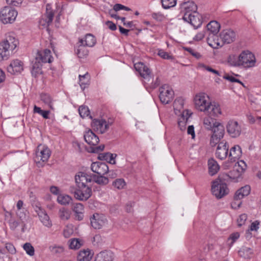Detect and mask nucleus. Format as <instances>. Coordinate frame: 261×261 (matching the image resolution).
Segmentation results:
<instances>
[{
	"instance_id": "obj_1",
	"label": "nucleus",
	"mask_w": 261,
	"mask_h": 261,
	"mask_svg": "<svg viewBox=\"0 0 261 261\" xmlns=\"http://www.w3.org/2000/svg\"><path fill=\"white\" fill-rule=\"evenodd\" d=\"M245 161L243 160H239L236 164L234 169L230 172V175H224V177L218 178L213 181L212 185V193L218 199H220L229 193V189L227 185L223 180L231 179L235 182L239 181L241 176L245 171Z\"/></svg>"
},
{
	"instance_id": "obj_2",
	"label": "nucleus",
	"mask_w": 261,
	"mask_h": 261,
	"mask_svg": "<svg viewBox=\"0 0 261 261\" xmlns=\"http://www.w3.org/2000/svg\"><path fill=\"white\" fill-rule=\"evenodd\" d=\"M19 42L14 34H7L5 40L0 43V62L7 60L15 53Z\"/></svg>"
},
{
	"instance_id": "obj_3",
	"label": "nucleus",
	"mask_w": 261,
	"mask_h": 261,
	"mask_svg": "<svg viewBox=\"0 0 261 261\" xmlns=\"http://www.w3.org/2000/svg\"><path fill=\"white\" fill-rule=\"evenodd\" d=\"M76 187L71 188L70 192L74 194V197L80 201H86L92 195L91 187L88 185L76 186Z\"/></svg>"
},
{
	"instance_id": "obj_4",
	"label": "nucleus",
	"mask_w": 261,
	"mask_h": 261,
	"mask_svg": "<svg viewBox=\"0 0 261 261\" xmlns=\"http://www.w3.org/2000/svg\"><path fill=\"white\" fill-rule=\"evenodd\" d=\"M96 40L95 37L91 34H87L84 38L79 39V43L80 44L77 50V55L80 58H82L88 55L87 50H84L81 53L83 46L93 47L96 43Z\"/></svg>"
},
{
	"instance_id": "obj_5",
	"label": "nucleus",
	"mask_w": 261,
	"mask_h": 261,
	"mask_svg": "<svg viewBox=\"0 0 261 261\" xmlns=\"http://www.w3.org/2000/svg\"><path fill=\"white\" fill-rule=\"evenodd\" d=\"M17 16V12L8 6L4 7L0 11V20L4 24L12 23Z\"/></svg>"
},
{
	"instance_id": "obj_6",
	"label": "nucleus",
	"mask_w": 261,
	"mask_h": 261,
	"mask_svg": "<svg viewBox=\"0 0 261 261\" xmlns=\"http://www.w3.org/2000/svg\"><path fill=\"white\" fill-rule=\"evenodd\" d=\"M179 10L182 19H189L191 14L197 12V6L193 1H189L182 2L180 5Z\"/></svg>"
},
{
	"instance_id": "obj_7",
	"label": "nucleus",
	"mask_w": 261,
	"mask_h": 261,
	"mask_svg": "<svg viewBox=\"0 0 261 261\" xmlns=\"http://www.w3.org/2000/svg\"><path fill=\"white\" fill-rule=\"evenodd\" d=\"M194 100L196 108L203 112H205L207 107L211 102L208 96L204 93H199L195 95Z\"/></svg>"
},
{
	"instance_id": "obj_8",
	"label": "nucleus",
	"mask_w": 261,
	"mask_h": 261,
	"mask_svg": "<svg viewBox=\"0 0 261 261\" xmlns=\"http://www.w3.org/2000/svg\"><path fill=\"white\" fill-rule=\"evenodd\" d=\"M50 154L51 151L47 146L39 145L37 148L34 160L36 163L47 162Z\"/></svg>"
},
{
	"instance_id": "obj_9",
	"label": "nucleus",
	"mask_w": 261,
	"mask_h": 261,
	"mask_svg": "<svg viewBox=\"0 0 261 261\" xmlns=\"http://www.w3.org/2000/svg\"><path fill=\"white\" fill-rule=\"evenodd\" d=\"M174 92L168 85L162 86L160 89V99L162 103H169L173 98Z\"/></svg>"
},
{
	"instance_id": "obj_10",
	"label": "nucleus",
	"mask_w": 261,
	"mask_h": 261,
	"mask_svg": "<svg viewBox=\"0 0 261 261\" xmlns=\"http://www.w3.org/2000/svg\"><path fill=\"white\" fill-rule=\"evenodd\" d=\"M111 123L103 119H94L91 122V127L95 131L103 134L109 129Z\"/></svg>"
},
{
	"instance_id": "obj_11",
	"label": "nucleus",
	"mask_w": 261,
	"mask_h": 261,
	"mask_svg": "<svg viewBox=\"0 0 261 261\" xmlns=\"http://www.w3.org/2000/svg\"><path fill=\"white\" fill-rule=\"evenodd\" d=\"M54 58L51 54V51L48 49H44L38 51L35 60L42 63H51Z\"/></svg>"
},
{
	"instance_id": "obj_12",
	"label": "nucleus",
	"mask_w": 261,
	"mask_h": 261,
	"mask_svg": "<svg viewBox=\"0 0 261 261\" xmlns=\"http://www.w3.org/2000/svg\"><path fill=\"white\" fill-rule=\"evenodd\" d=\"M91 226L95 229H100L108 223L106 217L102 214H94L90 219Z\"/></svg>"
},
{
	"instance_id": "obj_13",
	"label": "nucleus",
	"mask_w": 261,
	"mask_h": 261,
	"mask_svg": "<svg viewBox=\"0 0 261 261\" xmlns=\"http://www.w3.org/2000/svg\"><path fill=\"white\" fill-rule=\"evenodd\" d=\"M34 210L37 213L40 221L43 225L48 228L52 226V223L49 216L45 211L42 208L40 205H36L34 206Z\"/></svg>"
},
{
	"instance_id": "obj_14",
	"label": "nucleus",
	"mask_w": 261,
	"mask_h": 261,
	"mask_svg": "<svg viewBox=\"0 0 261 261\" xmlns=\"http://www.w3.org/2000/svg\"><path fill=\"white\" fill-rule=\"evenodd\" d=\"M229 145L226 141H222L218 145L216 150V156L223 160L226 159L228 154Z\"/></svg>"
},
{
	"instance_id": "obj_15",
	"label": "nucleus",
	"mask_w": 261,
	"mask_h": 261,
	"mask_svg": "<svg viewBox=\"0 0 261 261\" xmlns=\"http://www.w3.org/2000/svg\"><path fill=\"white\" fill-rule=\"evenodd\" d=\"M76 186H86L92 181V174L84 172H79L75 176Z\"/></svg>"
},
{
	"instance_id": "obj_16",
	"label": "nucleus",
	"mask_w": 261,
	"mask_h": 261,
	"mask_svg": "<svg viewBox=\"0 0 261 261\" xmlns=\"http://www.w3.org/2000/svg\"><path fill=\"white\" fill-rule=\"evenodd\" d=\"M134 67L143 78L148 82L151 80V71L147 66L141 62H139L134 64Z\"/></svg>"
},
{
	"instance_id": "obj_17",
	"label": "nucleus",
	"mask_w": 261,
	"mask_h": 261,
	"mask_svg": "<svg viewBox=\"0 0 261 261\" xmlns=\"http://www.w3.org/2000/svg\"><path fill=\"white\" fill-rule=\"evenodd\" d=\"M227 132L229 135L232 138H236L240 136L241 129L238 122L230 120L226 126Z\"/></svg>"
},
{
	"instance_id": "obj_18",
	"label": "nucleus",
	"mask_w": 261,
	"mask_h": 261,
	"mask_svg": "<svg viewBox=\"0 0 261 261\" xmlns=\"http://www.w3.org/2000/svg\"><path fill=\"white\" fill-rule=\"evenodd\" d=\"M91 169L93 172L97 173L98 175H104L109 171V167L107 164L100 162L92 163Z\"/></svg>"
},
{
	"instance_id": "obj_19",
	"label": "nucleus",
	"mask_w": 261,
	"mask_h": 261,
	"mask_svg": "<svg viewBox=\"0 0 261 261\" xmlns=\"http://www.w3.org/2000/svg\"><path fill=\"white\" fill-rule=\"evenodd\" d=\"M184 21L190 23L195 29L201 26L202 23V17L198 12H195L189 16V19H182Z\"/></svg>"
},
{
	"instance_id": "obj_20",
	"label": "nucleus",
	"mask_w": 261,
	"mask_h": 261,
	"mask_svg": "<svg viewBox=\"0 0 261 261\" xmlns=\"http://www.w3.org/2000/svg\"><path fill=\"white\" fill-rule=\"evenodd\" d=\"M8 71L11 74L20 73L23 70V63L16 59L12 61L7 68Z\"/></svg>"
},
{
	"instance_id": "obj_21",
	"label": "nucleus",
	"mask_w": 261,
	"mask_h": 261,
	"mask_svg": "<svg viewBox=\"0 0 261 261\" xmlns=\"http://www.w3.org/2000/svg\"><path fill=\"white\" fill-rule=\"evenodd\" d=\"M245 51H242L241 54L237 56L234 55H230L228 58V62L233 66L243 65L245 61Z\"/></svg>"
},
{
	"instance_id": "obj_22",
	"label": "nucleus",
	"mask_w": 261,
	"mask_h": 261,
	"mask_svg": "<svg viewBox=\"0 0 261 261\" xmlns=\"http://www.w3.org/2000/svg\"><path fill=\"white\" fill-rule=\"evenodd\" d=\"M220 38L223 44L224 43H230L233 42L236 38V33L231 30H225L221 32Z\"/></svg>"
},
{
	"instance_id": "obj_23",
	"label": "nucleus",
	"mask_w": 261,
	"mask_h": 261,
	"mask_svg": "<svg viewBox=\"0 0 261 261\" xmlns=\"http://www.w3.org/2000/svg\"><path fill=\"white\" fill-rule=\"evenodd\" d=\"M207 42L213 48H218L223 45L221 39H219L217 34H208Z\"/></svg>"
},
{
	"instance_id": "obj_24",
	"label": "nucleus",
	"mask_w": 261,
	"mask_h": 261,
	"mask_svg": "<svg viewBox=\"0 0 261 261\" xmlns=\"http://www.w3.org/2000/svg\"><path fill=\"white\" fill-rule=\"evenodd\" d=\"M205 112L211 117H218L222 113L220 105L215 102L209 104Z\"/></svg>"
},
{
	"instance_id": "obj_25",
	"label": "nucleus",
	"mask_w": 261,
	"mask_h": 261,
	"mask_svg": "<svg viewBox=\"0 0 261 261\" xmlns=\"http://www.w3.org/2000/svg\"><path fill=\"white\" fill-rule=\"evenodd\" d=\"M114 254L109 250L101 251L97 254L94 261H113Z\"/></svg>"
},
{
	"instance_id": "obj_26",
	"label": "nucleus",
	"mask_w": 261,
	"mask_h": 261,
	"mask_svg": "<svg viewBox=\"0 0 261 261\" xmlns=\"http://www.w3.org/2000/svg\"><path fill=\"white\" fill-rule=\"evenodd\" d=\"M85 141L90 145H96L99 141V138L90 129L84 134Z\"/></svg>"
},
{
	"instance_id": "obj_27",
	"label": "nucleus",
	"mask_w": 261,
	"mask_h": 261,
	"mask_svg": "<svg viewBox=\"0 0 261 261\" xmlns=\"http://www.w3.org/2000/svg\"><path fill=\"white\" fill-rule=\"evenodd\" d=\"M242 155V150L239 145H234L230 149L229 153L228 154L229 158L231 160L235 161L236 160H239Z\"/></svg>"
},
{
	"instance_id": "obj_28",
	"label": "nucleus",
	"mask_w": 261,
	"mask_h": 261,
	"mask_svg": "<svg viewBox=\"0 0 261 261\" xmlns=\"http://www.w3.org/2000/svg\"><path fill=\"white\" fill-rule=\"evenodd\" d=\"M54 17V13L50 10V6L49 4L46 5V18H42L39 23L43 26H48L51 22Z\"/></svg>"
},
{
	"instance_id": "obj_29",
	"label": "nucleus",
	"mask_w": 261,
	"mask_h": 261,
	"mask_svg": "<svg viewBox=\"0 0 261 261\" xmlns=\"http://www.w3.org/2000/svg\"><path fill=\"white\" fill-rule=\"evenodd\" d=\"M256 59L254 54L246 50V69L256 66Z\"/></svg>"
},
{
	"instance_id": "obj_30",
	"label": "nucleus",
	"mask_w": 261,
	"mask_h": 261,
	"mask_svg": "<svg viewBox=\"0 0 261 261\" xmlns=\"http://www.w3.org/2000/svg\"><path fill=\"white\" fill-rule=\"evenodd\" d=\"M72 210L75 213V219L79 221L83 220L84 218V205L81 203H76L73 205Z\"/></svg>"
},
{
	"instance_id": "obj_31",
	"label": "nucleus",
	"mask_w": 261,
	"mask_h": 261,
	"mask_svg": "<svg viewBox=\"0 0 261 261\" xmlns=\"http://www.w3.org/2000/svg\"><path fill=\"white\" fill-rule=\"evenodd\" d=\"M121 10H124L125 11L130 10V8L128 7L120 4H117L114 6L113 9L109 10V14L112 18H115L116 19H119L120 18V17L117 15L116 12Z\"/></svg>"
},
{
	"instance_id": "obj_32",
	"label": "nucleus",
	"mask_w": 261,
	"mask_h": 261,
	"mask_svg": "<svg viewBox=\"0 0 261 261\" xmlns=\"http://www.w3.org/2000/svg\"><path fill=\"white\" fill-rule=\"evenodd\" d=\"M208 172L211 175L216 174L220 169V166L217 162L213 158H211L207 162Z\"/></svg>"
},
{
	"instance_id": "obj_33",
	"label": "nucleus",
	"mask_w": 261,
	"mask_h": 261,
	"mask_svg": "<svg viewBox=\"0 0 261 261\" xmlns=\"http://www.w3.org/2000/svg\"><path fill=\"white\" fill-rule=\"evenodd\" d=\"M41 100L51 110H55L54 103L55 100L47 94H42L40 95Z\"/></svg>"
},
{
	"instance_id": "obj_34",
	"label": "nucleus",
	"mask_w": 261,
	"mask_h": 261,
	"mask_svg": "<svg viewBox=\"0 0 261 261\" xmlns=\"http://www.w3.org/2000/svg\"><path fill=\"white\" fill-rule=\"evenodd\" d=\"M213 132L212 135H216L218 136L224 137L225 129L224 126L219 122H215V125L211 129Z\"/></svg>"
},
{
	"instance_id": "obj_35",
	"label": "nucleus",
	"mask_w": 261,
	"mask_h": 261,
	"mask_svg": "<svg viewBox=\"0 0 261 261\" xmlns=\"http://www.w3.org/2000/svg\"><path fill=\"white\" fill-rule=\"evenodd\" d=\"M92 254L89 250L81 251L77 256V261H90Z\"/></svg>"
},
{
	"instance_id": "obj_36",
	"label": "nucleus",
	"mask_w": 261,
	"mask_h": 261,
	"mask_svg": "<svg viewBox=\"0 0 261 261\" xmlns=\"http://www.w3.org/2000/svg\"><path fill=\"white\" fill-rule=\"evenodd\" d=\"M209 34H218L220 29V24L217 21H211L206 25Z\"/></svg>"
},
{
	"instance_id": "obj_37",
	"label": "nucleus",
	"mask_w": 261,
	"mask_h": 261,
	"mask_svg": "<svg viewBox=\"0 0 261 261\" xmlns=\"http://www.w3.org/2000/svg\"><path fill=\"white\" fill-rule=\"evenodd\" d=\"M57 202L63 205L69 204L72 201V198L68 195L65 194H59L57 199Z\"/></svg>"
},
{
	"instance_id": "obj_38",
	"label": "nucleus",
	"mask_w": 261,
	"mask_h": 261,
	"mask_svg": "<svg viewBox=\"0 0 261 261\" xmlns=\"http://www.w3.org/2000/svg\"><path fill=\"white\" fill-rule=\"evenodd\" d=\"M92 181L101 186H106L109 182L108 177L95 174H92Z\"/></svg>"
},
{
	"instance_id": "obj_39",
	"label": "nucleus",
	"mask_w": 261,
	"mask_h": 261,
	"mask_svg": "<svg viewBox=\"0 0 261 261\" xmlns=\"http://www.w3.org/2000/svg\"><path fill=\"white\" fill-rule=\"evenodd\" d=\"M90 75L88 72L83 75H79V84L83 90H84L89 85Z\"/></svg>"
},
{
	"instance_id": "obj_40",
	"label": "nucleus",
	"mask_w": 261,
	"mask_h": 261,
	"mask_svg": "<svg viewBox=\"0 0 261 261\" xmlns=\"http://www.w3.org/2000/svg\"><path fill=\"white\" fill-rule=\"evenodd\" d=\"M42 73V64L35 60V62L33 63L32 66V75L35 77H37Z\"/></svg>"
},
{
	"instance_id": "obj_41",
	"label": "nucleus",
	"mask_w": 261,
	"mask_h": 261,
	"mask_svg": "<svg viewBox=\"0 0 261 261\" xmlns=\"http://www.w3.org/2000/svg\"><path fill=\"white\" fill-rule=\"evenodd\" d=\"M184 105V100L181 97L176 98L174 101L173 107L175 113L177 114V111L179 113L183 109Z\"/></svg>"
},
{
	"instance_id": "obj_42",
	"label": "nucleus",
	"mask_w": 261,
	"mask_h": 261,
	"mask_svg": "<svg viewBox=\"0 0 261 261\" xmlns=\"http://www.w3.org/2000/svg\"><path fill=\"white\" fill-rule=\"evenodd\" d=\"M50 112L49 110H43L41 108L37 107L36 105L34 106L33 113L39 114L44 119H47L49 118Z\"/></svg>"
},
{
	"instance_id": "obj_43",
	"label": "nucleus",
	"mask_w": 261,
	"mask_h": 261,
	"mask_svg": "<svg viewBox=\"0 0 261 261\" xmlns=\"http://www.w3.org/2000/svg\"><path fill=\"white\" fill-rule=\"evenodd\" d=\"M70 211L66 208L62 207L59 211V216L63 221L68 220L70 218Z\"/></svg>"
},
{
	"instance_id": "obj_44",
	"label": "nucleus",
	"mask_w": 261,
	"mask_h": 261,
	"mask_svg": "<svg viewBox=\"0 0 261 261\" xmlns=\"http://www.w3.org/2000/svg\"><path fill=\"white\" fill-rule=\"evenodd\" d=\"M215 122H218L215 119L210 117H207L203 119V123L204 127L211 130L215 125Z\"/></svg>"
},
{
	"instance_id": "obj_45",
	"label": "nucleus",
	"mask_w": 261,
	"mask_h": 261,
	"mask_svg": "<svg viewBox=\"0 0 261 261\" xmlns=\"http://www.w3.org/2000/svg\"><path fill=\"white\" fill-rule=\"evenodd\" d=\"M69 247L71 249H77L82 245V241L79 239H71L68 241Z\"/></svg>"
},
{
	"instance_id": "obj_46",
	"label": "nucleus",
	"mask_w": 261,
	"mask_h": 261,
	"mask_svg": "<svg viewBox=\"0 0 261 261\" xmlns=\"http://www.w3.org/2000/svg\"><path fill=\"white\" fill-rule=\"evenodd\" d=\"M48 249L50 252L56 255L61 254L64 251V248L62 246L57 245H51L49 247Z\"/></svg>"
},
{
	"instance_id": "obj_47",
	"label": "nucleus",
	"mask_w": 261,
	"mask_h": 261,
	"mask_svg": "<svg viewBox=\"0 0 261 261\" xmlns=\"http://www.w3.org/2000/svg\"><path fill=\"white\" fill-rule=\"evenodd\" d=\"M161 3L164 9H168L176 6L177 0H161Z\"/></svg>"
},
{
	"instance_id": "obj_48",
	"label": "nucleus",
	"mask_w": 261,
	"mask_h": 261,
	"mask_svg": "<svg viewBox=\"0 0 261 261\" xmlns=\"http://www.w3.org/2000/svg\"><path fill=\"white\" fill-rule=\"evenodd\" d=\"M259 222L258 221H255L253 222L250 227L249 229L247 231H246V239L247 238H250L251 237V233H250V231H256L259 228Z\"/></svg>"
},
{
	"instance_id": "obj_49",
	"label": "nucleus",
	"mask_w": 261,
	"mask_h": 261,
	"mask_svg": "<svg viewBox=\"0 0 261 261\" xmlns=\"http://www.w3.org/2000/svg\"><path fill=\"white\" fill-rule=\"evenodd\" d=\"M240 233L234 232L231 233L227 239V244L229 247H231L233 244L239 238Z\"/></svg>"
},
{
	"instance_id": "obj_50",
	"label": "nucleus",
	"mask_w": 261,
	"mask_h": 261,
	"mask_svg": "<svg viewBox=\"0 0 261 261\" xmlns=\"http://www.w3.org/2000/svg\"><path fill=\"white\" fill-rule=\"evenodd\" d=\"M126 183L124 180L122 178L116 179L113 182V186L117 189L120 190L124 188L125 186Z\"/></svg>"
},
{
	"instance_id": "obj_51",
	"label": "nucleus",
	"mask_w": 261,
	"mask_h": 261,
	"mask_svg": "<svg viewBox=\"0 0 261 261\" xmlns=\"http://www.w3.org/2000/svg\"><path fill=\"white\" fill-rule=\"evenodd\" d=\"M73 229L71 225H67L64 228L63 235L65 238H69L73 233Z\"/></svg>"
},
{
	"instance_id": "obj_52",
	"label": "nucleus",
	"mask_w": 261,
	"mask_h": 261,
	"mask_svg": "<svg viewBox=\"0 0 261 261\" xmlns=\"http://www.w3.org/2000/svg\"><path fill=\"white\" fill-rule=\"evenodd\" d=\"M79 112L81 117L85 118L90 115L89 108L86 106H80L79 108Z\"/></svg>"
},
{
	"instance_id": "obj_53",
	"label": "nucleus",
	"mask_w": 261,
	"mask_h": 261,
	"mask_svg": "<svg viewBox=\"0 0 261 261\" xmlns=\"http://www.w3.org/2000/svg\"><path fill=\"white\" fill-rule=\"evenodd\" d=\"M26 253L30 256H33L35 254V250L33 246L29 243H26L23 247Z\"/></svg>"
},
{
	"instance_id": "obj_54",
	"label": "nucleus",
	"mask_w": 261,
	"mask_h": 261,
	"mask_svg": "<svg viewBox=\"0 0 261 261\" xmlns=\"http://www.w3.org/2000/svg\"><path fill=\"white\" fill-rule=\"evenodd\" d=\"M245 196V188L242 187L238 189L235 193L234 198L241 200Z\"/></svg>"
},
{
	"instance_id": "obj_55",
	"label": "nucleus",
	"mask_w": 261,
	"mask_h": 261,
	"mask_svg": "<svg viewBox=\"0 0 261 261\" xmlns=\"http://www.w3.org/2000/svg\"><path fill=\"white\" fill-rule=\"evenodd\" d=\"M16 215H17V217L19 218V219H20V220L21 221V223L23 226L22 231H23L24 227H25V225L24 220L25 219L26 214L24 212L23 210L22 209L20 211L17 210V211L16 212Z\"/></svg>"
},
{
	"instance_id": "obj_56",
	"label": "nucleus",
	"mask_w": 261,
	"mask_h": 261,
	"mask_svg": "<svg viewBox=\"0 0 261 261\" xmlns=\"http://www.w3.org/2000/svg\"><path fill=\"white\" fill-rule=\"evenodd\" d=\"M198 67L200 68V69H201L202 70H207L208 71H210V72H211L214 74H216L219 76H220V74H219V72L218 70H216L215 69H213L212 68H211V67L210 66H206L203 64H200L198 65Z\"/></svg>"
},
{
	"instance_id": "obj_57",
	"label": "nucleus",
	"mask_w": 261,
	"mask_h": 261,
	"mask_svg": "<svg viewBox=\"0 0 261 261\" xmlns=\"http://www.w3.org/2000/svg\"><path fill=\"white\" fill-rule=\"evenodd\" d=\"M223 137L218 136L216 135H212L211 140H210V144L213 147L216 145L217 144H219L220 143V141L221 139H222Z\"/></svg>"
},
{
	"instance_id": "obj_58",
	"label": "nucleus",
	"mask_w": 261,
	"mask_h": 261,
	"mask_svg": "<svg viewBox=\"0 0 261 261\" xmlns=\"http://www.w3.org/2000/svg\"><path fill=\"white\" fill-rule=\"evenodd\" d=\"M158 55L164 59L172 60L173 57L163 49H158Z\"/></svg>"
},
{
	"instance_id": "obj_59",
	"label": "nucleus",
	"mask_w": 261,
	"mask_h": 261,
	"mask_svg": "<svg viewBox=\"0 0 261 261\" xmlns=\"http://www.w3.org/2000/svg\"><path fill=\"white\" fill-rule=\"evenodd\" d=\"M223 78L225 80H227L231 82L239 83L241 84L243 87H245V85L242 82H241L239 80L236 79L232 75H229L227 74H226L223 76Z\"/></svg>"
},
{
	"instance_id": "obj_60",
	"label": "nucleus",
	"mask_w": 261,
	"mask_h": 261,
	"mask_svg": "<svg viewBox=\"0 0 261 261\" xmlns=\"http://www.w3.org/2000/svg\"><path fill=\"white\" fill-rule=\"evenodd\" d=\"M152 17L153 19L159 21H163L165 18L164 15L161 12L152 13Z\"/></svg>"
},
{
	"instance_id": "obj_61",
	"label": "nucleus",
	"mask_w": 261,
	"mask_h": 261,
	"mask_svg": "<svg viewBox=\"0 0 261 261\" xmlns=\"http://www.w3.org/2000/svg\"><path fill=\"white\" fill-rule=\"evenodd\" d=\"M242 202L239 199H236L233 198V201L231 203V206L233 209H238L240 207Z\"/></svg>"
},
{
	"instance_id": "obj_62",
	"label": "nucleus",
	"mask_w": 261,
	"mask_h": 261,
	"mask_svg": "<svg viewBox=\"0 0 261 261\" xmlns=\"http://www.w3.org/2000/svg\"><path fill=\"white\" fill-rule=\"evenodd\" d=\"M8 5L17 7L19 6L22 2V0H6Z\"/></svg>"
},
{
	"instance_id": "obj_63",
	"label": "nucleus",
	"mask_w": 261,
	"mask_h": 261,
	"mask_svg": "<svg viewBox=\"0 0 261 261\" xmlns=\"http://www.w3.org/2000/svg\"><path fill=\"white\" fill-rule=\"evenodd\" d=\"M5 248L11 254H14L16 252V249L14 246L11 243H6L5 245Z\"/></svg>"
},
{
	"instance_id": "obj_64",
	"label": "nucleus",
	"mask_w": 261,
	"mask_h": 261,
	"mask_svg": "<svg viewBox=\"0 0 261 261\" xmlns=\"http://www.w3.org/2000/svg\"><path fill=\"white\" fill-rule=\"evenodd\" d=\"M9 224L10 228L12 230H15L18 226V222L14 219H11L9 220Z\"/></svg>"
}]
</instances>
